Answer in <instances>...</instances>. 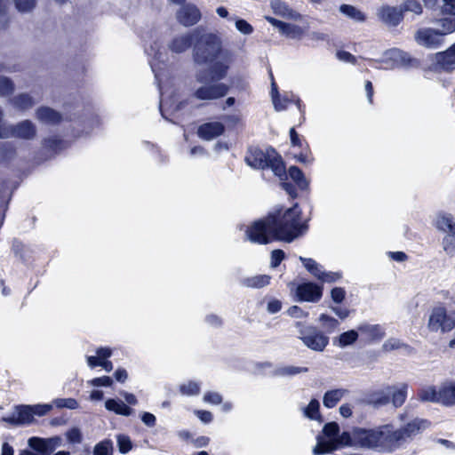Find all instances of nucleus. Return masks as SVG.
<instances>
[{
	"label": "nucleus",
	"instance_id": "f257e3e1",
	"mask_svg": "<svg viewBox=\"0 0 455 455\" xmlns=\"http://www.w3.org/2000/svg\"><path fill=\"white\" fill-rule=\"evenodd\" d=\"M307 228L301 223V211L295 204L285 211L283 216L276 219L269 215L265 219L254 221L246 230V237L252 243L267 244L273 240L291 242L302 235Z\"/></svg>",
	"mask_w": 455,
	"mask_h": 455
},
{
	"label": "nucleus",
	"instance_id": "f03ea898",
	"mask_svg": "<svg viewBox=\"0 0 455 455\" xmlns=\"http://www.w3.org/2000/svg\"><path fill=\"white\" fill-rule=\"evenodd\" d=\"M355 447L379 451H394L391 438V424L380 425L372 428L354 427Z\"/></svg>",
	"mask_w": 455,
	"mask_h": 455
},
{
	"label": "nucleus",
	"instance_id": "7ed1b4c3",
	"mask_svg": "<svg viewBox=\"0 0 455 455\" xmlns=\"http://www.w3.org/2000/svg\"><path fill=\"white\" fill-rule=\"evenodd\" d=\"M218 58L228 59V51L222 49L220 38L212 33L199 31L193 49V59L197 64H209Z\"/></svg>",
	"mask_w": 455,
	"mask_h": 455
},
{
	"label": "nucleus",
	"instance_id": "20e7f679",
	"mask_svg": "<svg viewBox=\"0 0 455 455\" xmlns=\"http://www.w3.org/2000/svg\"><path fill=\"white\" fill-rule=\"evenodd\" d=\"M248 165L254 169L269 168L281 180L286 177L285 165L276 151L269 148L266 151L259 148H251L245 157Z\"/></svg>",
	"mask_w": 455,
	"mask_h": 455
},
{
	"label": "nucleus",
	"instance_id": "39448f33",
	"mask_svg": "<svg viewBox=\"0 0 455 455\" xmlns=\"http://www.w3.org/2000/svg\"><path fill=\"white\" fill-rule=\"evenodd\" d=\"M196 82L202 84L194 92V96L200 100H214L226 96L229 86L223 83H208L209 78L205 70L196 74Z\"/></svg>",
	"mask_w": 455,
	"mask_h": 455
},
{
	"label": "nucleus",
	"instance_id": "423d86ee",
	"mask_svg": "<svg viewBox=\"0 0 455 455\" xmlns=\"http://www.w3.org/2000/svg\"><path fill=\"white\" fill-rule=\"evenodd\" d=\"M428 426L429 422L427 419L419 418L412 419L398 429H394L391 425V438L394 451L400 448L408 439L412 438L427 428Z\"/></svg>",
	"mask_w": 455,
	"mask_h": 455
},
{
	"label": "nucleus",
	"instance_id": "0eeeda50",
	"mask_svg": "<svg viewBox=\"0 0 455 455\" xmlns=\"http://www.w3.org/2000/svg\"><path fill=\"white\" fill-rule=\"evenodd\" d=\"M299 338L305 346L315 351H323L329 343V338L314 326H306L297 322Z\"/></svg>",
	"mask_w": 455,
	"mask_h": 455
},
{
	"label": "nucleus",
	"instance_id": "6e6552de",
	"mask_svg": "<svg viewBox=\"0 0 455 455\" xmlns=\"http://www.w3.org/2000/svg\"><path fill=\"white\" fill-rule=\"evenodd\" d=\"M316 441V445L313 449L314 455L330 453L338 449L339 446L355 447V442L354 439V428L351 432H343L340 435L330 441H326L323 436L317 435Z\"/></svg>",
	"mask_w": 455,
	"mask_h": 455
},
{
	"label": "nucleus",
	"instance_id": "1a4fd4ad",
	"mask_svg": "<svg viewBox=\"0 0 455 455\" xmlns=\"http://www.w3.org/2000/svg\"><path fill=\"white\" fill-rule=\"evenodd\" d=\"M428 329L432 331H450L455 325L454 320L448 316L443 307L434 308L428 320Z\"/></svg>",
	"mask_w": 455,
	"mask_h": 455
},
{
	"label": "nucleus",
	"instance_id": "9d476101",
	"mask_svg": "<svg viewBox=\"0 0 455 455\" xmlns=\"http://www.w3.org/2000/svg\"><path fill=\"white\" fill-rule=\"evenodd\" d=\"M61 442L62 440L59 436L51 438L33 436L28 440V444L36 455H50L61 445Z\"/></svg>",
	"mask_w": 455,
	"mask_h": 455
},
{
	"label": "nucleus",
	"instance_id": "9b49d317",
	"mask_svg": "<svg viewBox=\"0 0 455 455\" xmlns=\"http://www.w3.org/2000/svg\"><path fill=\"white\" fill-rule=\"evenodd\" d=\"M414 38L419 45L429 49L438 48L443 43V38L439 31L429 28L419 29L415 33Z\"/></svg>",
	"mask_w": 455,
	"mask_h": 455
},
{
	"label": "nucleus",
	"instance_id": "f8f14e48",
	"mask_svg": "<svg viewBox=\"0 0 455 455\" xmlns=\"http://www.w3.org/2000/svg\"><path fill=\"white\" fill-rule=\"evenodd\" d=\"M200 19V10L192 4H183L177 12L178 21L185 27H190L196 24Z\"/></svg>",
	"mask_w": 455,
	"mask_h": 455
},
{
	"label": "nucleus",
	"instance_id": "ddd939ff",
	"mask_svg": "<svg viewBox=\"0 0 455 455\" xmlns=\"http://www.w3.org/2000/svg\"><path fill=\"white\" fill-rule=\"evenodd\" d=\"M296 294L299 300L317 302L323 295V288L313 283H304L297 288Z\"/></svg>",
	"mask_w": 455,
	"mask_h": 455
},
{
	"label": "nucleus",
	"instance_id": "4468645a",
	"mask_svg": "<svg viewBox=\"0 0 455 455\" xmlns=\"http://www.w3.org/2000/svg\"><path fill=\"white\" fill-rule=\"evenodd\" d=\"M199 29L196 28L191 33L175 36L168 44L169 49L175 53H181L187 51L194 40L198 37Z\"/></svg>",
	"mask_w": 455,
	"mask_h": 455
},
{
	"label": "nucleus",
	"instance_id": "2eb2a0df",
	"mask_svg": "<svg viewBox=\"0 0 455 455\" xmlns=\"http://www.w3.org/2000/svg\"><path fill=\"white\" fill-rule=\"evenodd\" d=\"M435 67L438 69L451 72L455 69V43L444 52L435 55Z\"/></svg>",
	"mask_w": 455,
	"mask_h": 455
},
{
	"label": "nucleus",
	"instance_id": "dca6fc26",
	"mask_svg": "<svg viewBox=\"0 0 455 455\" xmlns=\"http://www.w3.org/2000/svg\"><path fill=\"white\" fill-rule=\"evenodd\" d=\"M379 20L390 27L397 26L403 20V12L400 8L382 6L378 12Z\"/></svg>",
	"mask_w": 455,
	"mask_h": 455
},
{
	"label": "nucleus",
	"instance_id": "f3484780",
	"mask_svg": "<svg viewBox=\"0 0 455 455\" xmlns=\"http://www.w3.org/2000/svg\"><path fill=\"white\" fill-rule=\"evenodd\" d=\"M390 391L388 385L376 390L370 391L365 397L366 403L374 407H380L390 403Z\"/></svg>",
	"mask_w": 455,
	"mask_h": 455
},
{
	"label": "nucleus",
	"instance_id": "a211bd4d",
	"mask_svg": "<svg viewBox=\"0 0 455 455\" xmlns=\"http://www.w3.org/2000/svg\"><path fill=\"white\" fill-rule=\"evenodd\" d=\"M270 7L275 15L281 16L282 18L292 20H300L302 19L295 10L291 9L286 3L282 0H272L270 2Z\"/></svg>",
	"mask_w": 455,
	"mask_h": 455
},
{
	"label": "nucleus",
	"instance_id": "6ab92c4d",
	"mask_svg": "<svg viewBox=\"0 0 455 455\" xmlns=\"http://www.w3.org/2000/svg\"><path fill=\"white\" fill-rule=\"evenodd\" d=\"M225 127L220 122L205 123L199 126L198 136L205 140H212L224 132Z\"/></svg>",
	"mask_w": 455,
	"mask_h": 455
},
{
	"label": "nucleus",
	"instance_id": "aec40b11",
	"mask_svg": "<svg viewBox=\"0 0 455 455\" xmlns=\"http://www.w3.org/2000/svg\"><path fill=\"white\" fill-rule=\"evenodd\" d=\"M435 227L441 232L455 236V221L450 213H437L435 219Z\"/></svg>",
	"mask_w": 455,
	"mask_h": 455
},
{
	"label": "nucleus",
	"instance_id": "412c9836",
	"mask_svg": "<svg viewBox=\"0 0 455 455\" xmlns=\"http://www.w3.org/2000/svg\"><path fill=\"white\" fill-rule=\"evenodd\" d=\"M220 60L213 61L212 67L207 72L208 78L212 81H220L226 77L228 69V64L230 62V53L228 52V59L219 58Z\"/></svg>",
	"mask_w": 455,
	"mask_h": 455
},
{
	"label": "nucleus",
	"instance_id": "4be33fe9",
	"mask_svg": "<svg viewBox=\"0 0 455 455\" xmlns=\"http://www.w3.org/2000/svg\"><path fill=\"white\" fill-rule=\"evenodd\" d=\"M390 391V402L395 408L401 407L407 398L408 384L400 383L395 386H389Z\"/></svg>",
	"mask_w": 455,
	"mask_h": 455
},
{
	"label": "nucleus",
	"instance_id": "5701e85b",
	"mask_svg": "<svg viewBox=\"0 0 455 455\" xmlns=\"http://www.w3.org/2000/svg\"><path fill=\"white\" fill-rule=\"evenodd\" d=\"M438 403L444 406L455 404V382L444 383L438 390Z\"/></svg>",
	"mask_w": 455,
	"mask_h": 455
},
{
	"label": "nucleus",
	"instance_id": "b1692460",
	"mask_svg": "<svg viewBox=\"0 0 455 455\" xmlns=\"http://www.w3.org/2000/svg\"><path fill=\"white\" fill-rule=\"evenodd\" d=\"M349 391L346 388H336L328 390L324 393L323 397V403L326 408H333L338 403L347 395Z\"/></svg>",
	"mask_w": 455,
	"mask_h": 455
},
{
	"label": "nucleus",
	"instance_id": "393cba45",
	"mask_svg": "<svg viewBox=\"0 0 455 455\" xmlns=\"http://www.w3.org/2000/svg\"><path fill=\"white\" fill-rule=\"evenodd\" d=\"M387 56L393 62V68L409 67L413 61L409 53L399 49L390 50Z\"/></svg>",
	"mask_w": 455,
	"mask_h": 455
},
{
	"label": "nucleus",
	"instance_id": "a878e982",
	"mask_svg": "<svg viewBox=\"0 0 455 455\" xmlns=\"http://www.w3.org/2000/svg\"><path fill=\"white\" fill-rule=\"evenodd\" d=\"M33 420V411L30 409V405H21L17 407L16 414L8 419V421L18 425L30 424Z\"/></svg>",
	"mask_w": 455,
	"mask_h": 455
},
{
	"label": "nucleus",
	"instance_id": "bb28decb",
	"mask_svg": "<svg viewBox=\"0 0 455 455\" xmlns=\"http://www.w3.org/2000/svg\"><path fill=\"white\" fill-rule=\"evenodd\" d=\"M36 117L40 122L48 124H58L61 119V116L59 112L47 107L38 108L36 110Z\"/></svg>",
	"mask_w": 455,
	"mask_h": 455
},
{
	"label": "nucleus",
	"instance_id": "cd10ccee",
	"mask_svg": "<svg viewBox=\"0 0 455 455\" xmlns=\"http://www.w3.org/2000/svg\"><path fill=\"white\" fill-rule=\"evenodd\" d=\"M358 331L370 339H381L385 336V331L379 324L363 323L358 326Z\"/></svg>",
	"mask_w": 455,
	"mask_h": 455
},
{
	"label": "nucleus",
	"instance_id": "c85d7f7f",
	"mask_svg": "<svg viewBox=\"0 0 455 455\" xmlns=\"http://www.w3.org/2000/svg\"><path fill=\"white\" fill-rule=\"evenodd\" d=\"M9 71L6 67L0 63V74ZM15 86L13 82L5 76L0 75V97H7L12 94Z\"/></svg>",
	"mask_w": 455,
	"mask_h": 455
},
{
	"label": "nucleus",
	"instance_id": "c756f323",
	"mask_svg": "<svg viewBox=\"0 0 455 455\" xmlns=\"http://www.w3.org/2000/svg\"><path fill=\"white\" fill-rule=\"evenodd\" d=\"M105 407L108 411H112L116 414L123 416H130L133 412L132 409L127 406L122 401L115 399H108L105 402Z\"/></svg>",
	"mask_w": 455,
	"mask_h": 455
},
{
	"label": "nucleus",
	"instance_id": "7c9ffc66",
	"mask_svg": "<svg viewBox=\"0 0 455 455\" xmlns=\"http://www.w3.org/2000/svg\"><path fill=\"white\" fill-rule=\"evenodd\" d=\"M11 103L19 110H28L35 105V101L31 96L26 93H21L11 100Z\"/></svg>",
	"mask_w": 455,
	"mask_h": 455
},
{
	"label": "nucleus",
	"instance_id": "2f4dec72",
	"mask_svg": "<svg viewBox=\"0 0 455 455\" xmlns=\"http://www.w3.org/2000/svg\"><path fill=\"white\" fill-rule=\"evenodd\" d=\"M270 275H259L251 277H248L243 280V285L250 288H262L269 284Z\"/></svg>",
	"mask_w": 455,
	"mask_h": 455
},
{
	"label": "nucleus",
	"instance_id": "473e14b6",
	"mask_svg": "<svg viewBox=\"0 0 455 455\" xmlns=\"http://www.w3.org/2000/svg\"><path fill=\"white\" fill-rule=\"evenodd\" d=\"M418 399L420 402H431L438 403V391L433 386L425 387L419 390Z\"/></svg>",
	"mask_w": 455,
	"mask_h": 455
},
{
	"label": "nucleus",
	"instance_id": "72a5a7b5",
	"mask_svg": "<svg viewBox=\"0 0 455 455\" xmlns=\"http://www.w3.org/2000/svg\"><path fill=\"white\" fill-rule=\"evenodd\" d=\"M339 11L347 17L358 22H363L366 19L365 15L359 9L350 4L340 5Z\"/></svg>",
	"mask_w": 455,
	"mask_h": 455
},
{
	"label": "nucleus",
	"instance_id": "f704fd0d",
	"mask_svg": "<svg viewBox=\"0 0 455 455\" xmlns=\"http://www.w3.org/2000/svg\"><path fill=\"white\" fill-rule=\"evenodd\" d=\"M436 23L441 27L439 34L443 38L444 36L455 32V17H446L436 20Z\"/></svg>",
	"mask_w": 455,
	"mask_h": 455
},
{
	"label": "nucleus",
	"instance_id": "c9c22d12",
	"mask_svg": "<svg viewBox=\"0 0 455 455\" xmlns=\"http://www.w3.org/2000/svg\"><path fill=\"white\" fill-rule=\"evenodd\" d=\"M358 339V332L355 330H350L341 333L337 340H334V344H338L340 347H345L347 346L352 345Z\"/></svg>",
	"mask_w": 455,
	"mask_h": 455
},
{
	"label": "nucleus",
	"instance_id": "e433bc0d",
	"mask_svg": "<svg viewBox=\"0 0 455 455\" xmlns=\"http://www.w3.org/2000/svg\"><path fill=\"white\" fill-rule=\"evenodd\" d=\"M288 172L291 179L299 186V188L306 189L308 187V182L299 168L297 166H291L289 168Z\"/></svg>",
	"mask_w": 455,
	"mask_h": 455
},
{
	"label": "nucleus",
	"instance_id": "4c0bfd02",
	"mask_svg": "<svg viewBox=\"0 0 455 455\" xmlns=\"http://www.w3.org/2000/svg\"><path fill=\"white\" fill-rule=\"evenodd\" d=\"M299 260L302 262L306 269L318 279L322 274L323 267L315 260L310 258L299 257Z\"/></svg>",
	"mask_w": 455,
	"mask_h": 455
},
{
	"label": "nucleus",
	"instance_id": "58836bf2",
	"mask_svg": "<svg viewBox=\"0 0 455 455\" xmlns=\"http://www.w3.org/2000/svg\"><path fill=\"white\" fill-rule=\"evenodd\" d=\"M280 33L294 39L299 38L302 36L303 29L298 25L285 22Z\"/></svg>",
	"mask_w": 455,
	"mask_h": 455
},
{
	"label": "nucleus",
	"instance_id": "ea45409f",
	"mask_svg": "<svg viewBox=\"0 0 455 455\" xmlns=\"http://www.w3.org/2000/svg\"><path fill=\"white\" fill-rule=\"evenodd\" d=\"M113 443L108 440H103L97 443L93 449V455H112Z\"/></svg>",
	"mask_w": 455,
	"mask_h": 455
},
{
	"label": "nucleus",
	"instance_id": "a19ab883",
	"mask_svg": "<svg viewBox=\"0 0 455 455\" xmlns=\"http://www.w3.org/2000/svg\"><path fill=\"white\" fill-rule=\"evenodd\" d=\"M319 408V402L316 399H312L304 409V415L310 419H320Z\"/></svg>",
	"mask_w": 455,
	"mask_h": 455
},
{
	"label": "nucleus",
	"instance_id": "79ce46f5",
	"mask_svg": "<svg viewBox=\"0 0 455 455\" xmlns=\"http://www.w3.org/2000/svg\"><path fill=\"white\" fill-rule=\"evenodd\" d=\"M200 385L195 381H188L180 386V392L183 395H197L200 393Z\"/></svg>",
	"mask_w": 455,
	"mask_h": 455
},
{
	"label": "nucleus",
	"instance_id": "37998d69",
	"mask_svg": "<svg viewBox=\"0 0 455 455\" xmlns=\"http://www.w3.org/2000/svg\"><path fill=\"white\" fill-rule=\"evenodd\" d=\"M308 369L307 367H296V366H284L278 368L275 371V375L278 376H293L296 374L307 372Z\"/></svg>",
	"mask_w": 455,
	"mask_h": 455
},
{
	"label": "nucleus",
	"instance_id": "c03bdc74",
	"mask_svg": "<svg viewBox=\"0 0 455 455\" xmlns=\"http://www.w3.org/2000/svg\"><path fill=\"white\" fill-rule=\"evenodd\" d=\"M402 12H411L414 14L419 15L422 13V6L420 3L417 0H406L402 5H401Z\"/></svg>",
	"mask_w": 455,
	"mask_h": 455
},
{
	"label": "nucleus",
	"instance_id": "a18cd8bd",
	"mask_svg": "<svg viewBox=\"0 0 455 455\" xmlns=\"http://www.w3.org/2000/svg\"><path fill=\"white\" fill-rule=\"evenodd\" d=\"M13 2L19 12H28L35 8L36 0H13Z\"/></svg>",
	"mask_w": 455,
	"mask_h": 455
},
{
	"label": "nucleus",
	"instance_id": "49530a36",
	"mask_svg": "<svg viewBox=\"0 0 455 455\" xmlns=\"http://www.w3.org/2000/svg\"><path fill=\"white\" fill-rule=\"evenodd\" d=\"M117 446L121 453H127L132 450L131 439L124 435H119L117 436Z\"/></svg>",
	"mask_w": 455,
	"mask_h": 455
},
{
	"label": "nucleus",
	"instance_id": "de8ad7c7",
	"mask_svg": "<svg viewBox=\"0 0 455 455\" xmlns=\"http://www.w3.org/2000/svg\"><path fill=\"white\" fill-rule=\"evenodd\" d=\"M271 94H272V100H273V104H274L275 108L277 111L283 110L286 108V104H285L286 101L285 100H282L279 98L278 92H277V87H276V85H275V84L274 82L272 83V92H271Z\"/></svg>",
	"mask_w": 455,
	"mask_h": 455
},
{
	"label": "nucleus",
	"instance_id": "09e8293b",
	"mask_svg": "<svg viewBox=\"0 0 455 455\" xmlns=\"http://www.w3.org/2000/svg\"><path fill=\"white\" fill-rule=\"evenodd\" d=\"M339 432V427L336 422H330L323 426V433L329 438L337 437Z\"/></svg>",
	"mask_w": 455,
	"mask_h": 455
},
{
	"label": "nucleus",
	"instance_id": "8fccbe9b",
	"mask_svg": "<svg viewBox=\"0 0 455 455\" xmlns=\"http://www.w3.org/2000/svg\"><path fill=\"white\" fill-rule=\"evenodd\" d=\"M235 28L243 35H251L253 32V27L243 19H235Z\"/></svg>",
	"mask_w": 455,
	"mask_h": 455
},
{
	"label": "nucleus",
	"instance_id": "3c124183",
	"mask_svg": "<svg viewBox=\"0 0 455 455\" xmlns=\"http://www.w3.org/2000/svg\"><path fill=\"white\" fill-rule=\"evenodd\" d=\"M451 235H446L443 238V249L446 254L453 256L455 253V240L451 237Z\"/></svg>",
	"mask_w": 455,
	"mask_h": 455
},
{
	"label": "nucleus",
	"instance_id": "603ef678",
	"mask_svg": "<svg viewBox=\"0 0 455 455\" xmlns=\"http://www.w3.org/2000/svg\"><path fill=\"white\" fill-rule=\"evenodd\" d=\"M54 403L59 408L76 409L78 407V403L73 398L57 399Z\"/></svg>",
	"mask_w": 455,
	"mask_h": 455
},
{
	"label": "nucleus",
	"instance_id": "864d4df0",
	"mask_svg": "<svg viewBox=\"0 0 455 455\" xmlns=\"http://www.w3.org/2000/svg\"><path fill=\"white\" fill-rule=\"evenodd\" d=\"M30 409L33 411V417L35 415L44 416V415L47 414L52 410V405L51 404L30 405Z\"/></svg>",
	"mask_w": 455,
	"mask_h": 455
},
{
	"label": "nucleus",
	"instance_id": "5fc2aeb1",
	"mask_svg": "<svg viewBox=\"0 0 455 455\" xmlns=\"http://www.w3.org/2000/svg\"><path fill=\"white\" fill-rule=\"evenodd\" d=\"M204 401L212 404H220L222 403V396L217 392H207L204 395Z\"/></svg>",
	"mask_w": 455,
	"mask_h": 455
},
{
	"label": "nucleus",
	"instance_id": "6e6d98bb",
	"mask_svg": "<svg viewBox=\"0 0 455 455\" xmlns=\"http://www.w3.org/2000/svg\"><path fill=\"white\" fill-rule=\"evenodd\" d=\"M112 383L113 380L108 376L95 378L90 381V384L94 387H110Z\"/></svg>",
	"mask_w": 455,
	"mask_h": 455
},
{
	"label": "nucleus",
	"instance_id": "4d7b16f0",
	"mask_svg": "<svg viewBox=\"0 0 455 455\" xmlns=\"http://www.w3.org/2000/svg\"><path fill=\"white\" fill-rule=\"evenodd\" d=\"M67 438L71 443H80L82 442V435L78 428H72L67 433Z\"/></svg>",
	"mask_w": 455,
	"mask_h": 455
},
{
	"label": "nucleus",
	"instance_id": "13d9d810",
	"mask_svg": "<svg viewBox=\"0 0 455 455\" xmlns=\"http://www.w3.org/2000/svg\"><path fill=\"white\" fill-rule=\"evenodd\" d=\"M284 252L282 250H274L271 253V267H276L284 259Z\"/></svg>",
	"mask_w": 455,
	"mask_h": 455
},
{
	"label": "nucleus",
	"instance_id": "bf43d9fd",
	"mask_svg": "<svg viewBox=\"0 0 455 455\" xmlns=\"http://www.w3.org/2000/svg\"><path fill=\"white\" fill-rule=\"evenodd\" d=\"M340 278V275L336 272H325L322 271V274L320 275V277H318L319 280L326 283H333Z\"/></svg>",
	"mask_w": 455,
	"mask_h": 455
},
{
	"label": "nucleus",
	"instance_id": "052dcab7",
	"mask_svg": "<svg viewBox=\"0 0 455 455\" xmlns=\"http://www.w3.org/2000/svg\"><path fill=\"white\" fill-rule=\"evenodd\" d=\"M337 58L343 62H349L352 64L355 63V57L352 55L350 52L346 51H338L336 52Z\"/></svg>",
	"mask_w": 455,
	"mask_h": 455
},
{
	"label": "nucleus",
	"instance_id": "680f3d73",
	"mask_svg": "<svg viewBox=\"0 0 455 455\" xmlns=\"http://www.w3.org/2000/svg\"><path fill=\"white\" fill-rule=\"evenodd\" d=\"M345 291L342 288L336 287L333 288L331 291V299L336 303H340L345 298Z\"/></svg>",
	"mask_w": 455,
	"mask_h": 455
},
{
	"label": "nucleus",
	"instance_id": "e2e57ef3",
	"mask_svg": "<svg viewBox=\"0 0 455 455\" xmlns=\"http://www.w3.org/2000/svg\"><path fill=\"white\" fill-rule=\"evenodd\" d=\"M287 313L290 316L295 318H300L303 316H307V313L303 312V310L298 306H292L288 310Z\"/></svg>",
	"mask_w": 455,
	"mask_h": 455
},
{
	"label": "nucleus",
	"instance_id": "0e129e2a",
	"mask_svg": "<svg viewBox=\"0 0 455 455\" xmlns=\"http://www.w3.org/2000/svg\"><path fill=\"white\" fill-rule=\"evenodd\" d=\"M319 319L321 322H323L327 327L332 329L336 328L339 325V322L335 318L326 315L324 314L321 315Z\"/></svg>",
	"mask_w": 455,
	"mask_h": 455
},
{
	"label": "nucleus",
	"instance_id": "69168bd1",
	"mask_svg": "<svg viewBox=\"0 0 455 455\" xmlns=\"http://www.w3.org/2000/svg\"><path fill=\"white\" fill-rule=\"evenodd\" d=\"M443 12L451 15H455V0H443Z\"/></svg>",
	"mask_w": 455,
	"mask_h": 455
},
{
	"label": "nucleus",
	"instance_id": "338daca9",
	"mask_svg": "<svg viewBox=\"0 0 455 455\" xmlns=\"http://www.w3.org/2000/svg\"><path fill=\"white\" fill-rule=\"evenodd\" d=\"M142 422L148 427H154L156 425V419L154 414L150 412H144L141 416Z\"/></svg>",
	"mask_w": 455,
	"mask_h": 455
},
{
	"label": "nucleus",
	"instance_id": "774afa93",
	"mask_svg": "<svg viewBox=\"0 0 455 455\" xmlns=\"http://www.w3.org/2000/svg\"><path fill=\"white\" fill-rule=\"evenodd\" d=\"M195 413L204 423H210L212 420V414L208 411H196Z\"/></svg>",
	"mask_w": 455,
	"mask_h": 455
}]
</instances>
